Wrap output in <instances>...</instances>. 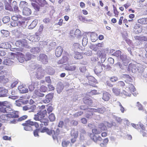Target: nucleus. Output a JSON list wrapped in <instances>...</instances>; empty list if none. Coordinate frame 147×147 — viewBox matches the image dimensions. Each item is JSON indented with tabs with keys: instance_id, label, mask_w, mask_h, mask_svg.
<instances>
[{
	"instance_id": "1",
	"label": "nucleus",
	"mask_w": 147,
	"mask_h": 147,
	"mask_svg": "<svg viewBox=\"0 0 147 147\" xmlns=\"http://www.w3.org/2000/svg\"><path fill=\"white\" fill-rule=\"evenodd\" d=\"M103 43H98L95 45H90V48L94 51L97 52L96 54L97 56L100 57L101 61H104L106 59V54L105 53V50L102 48Z\"/></svg>"
},
{
	"instance_id": "2",
	"label": "nucleus",
	"mask_w": 147,
	"mask_h": 147,
	"mask_svg": "<svg viewBox=\"0 0 147 147\" xmlns=\"http://www.w3.org/2000/svg\"><path fill=\"white\" fill-rule=\"evenodd\" d=\"M55 129H50L45 127L40 130L41 133L46 132L47 134L50 136H52L54 140L58 141V136L61 134L60 129L58 128H54Z\"/></svg>"
},
{
	"instance_id": "3",
	"label": "nucleus",
	"mask_w": 147,
	"mask_h": 147,
	"mask_svg": "<svg viewBox=\"0 0 147 147\" xmlns=\"http://www.w3.org/2000/svg\"><path fill=\"white\" fill-rule=\"evenodd\" d=\"M19 117L18 112L14 111L6 114H3L0 116V121L3 123H7L11 118H18Z\"/></svg>"
},
{
	"instance_id": "4",
	"label": "nucleus",
	"mask_w": 147,
	"mask_h": 147,
	"mask_svg": "<svg viewBox=\"0 0 147 147\" xmlns=\"http://www.w3.org/2000/svg\"><path fill=\"white\" fill-rule=\"evenodd\" d=\"M22 125L24 126V129L27 131H32L33 129L32 127V126H34L36 128L39 127V124L38 122L31 121L30 119L26 121Z\"/></svg>"
},
{
	"instance_id": "5",
	"label": "nucleus",
	"mask_w": 147,
	"mask_h": 147,
	"mask_svg": "<svg viewBox=\"0 0 147 147\" xmlns=\"http://www.w3.org/2000/svg\"><path fill=\"white\" fill-rule=\"evenodd\" d=\"M33 119L36 121H40V123H44L45 126L48 125V119L47 118H42L38 113L34 115Z\"/></svg>"
},
{
	"instance_id": "6",
	"label": "nucleus",
	"mask_w": 147,
	"mask_h": 147,
	"mask_svg": "<svg viewBox=\"0 0 147 147\" xmlns=\"http://www.w3.org/2000/svg\"><path fill=\"white\" fill-rule=\"evenodd\" d=\"M101 63L100 62H98L97 64L95 67L94 71L96 74H98L102 72L103 70L102 67H105L106 66L102 63L104 61H101Z\"/></svg>"
},
{
	"instance_id": "7",
	"label": "nucleus",
	"mask_w": 147,
	"mask_h": 147,
	"mask_svg": "<svg viewBox=\"0 0 147 147\" xmlns=\"http://www.w3.org/2000/svg\"><path fill=\"white\" fill-rule=\"evenodd\" d=\"M89 136L91 139L96 143H97L98 142H100L102 140V138L100 136H97L92 133H90Z\"/></svg>"
},
{
	"instance_id": "8",
	"label": "nucleus",
	"mask_w": 147,
	"mask_h": 147,
	"mask_svg": "<svg viewBox=\"0 0 147 147\" xmlns=\"http://www.w3.org/2000/svg\"><path fill=\"white\" fill-rule=\"evenodd\" d=\"M17 55L18 57V59L19 60V61L20 63H22L24 62V60L27 61L31 59V58L30 57L29 58H25L24 55L21 53H17Z\"/></svg>"
},
{
	"instance_id": "9",
	"label": "nucleus",
	"mask_w": 147,
	"mask_h": 147,
	"mask_svg": "<svg viewBox=\"0 0 147 147\" xmlns=\"http://www.w3.org/2000/svg\"><path fill=\"white\" fill-rule=\"evenodd\" d=\"M53 93H49L45 97V99L43 101V102L45 103H48L51 101L53 98Z\"/></svg>"
},
{
	"instance_id": "10",
	"label": "nucleus",
	"mask_w": 147,
	"mask_h": 147,
	"mask_svg": "<svg viewBox=\"0 0 147 147\" xmlns=\"http://www.w3.org/2000/svg\"><path fill=\"white\" fill-rule=\"evenodd\" d=\"M82 100L85 104L89 106L92 104V100L90 98L85 97L83 98Z\"/></svg>"
},
{
	"instance_id": "11",
	"label": "nucleus",
	"mask_w": 147,
	"mask_h": 147,
	"mask_svg": "<svg viewBox=\"0 0 147 147\" xmlns=\"http://www.w3.org/2000/svg\"><path fill=\"white\" fill-rule=\"evenodd\" d=\"M8 90L5 88L0 87V96L5 97L7 96Z\"/></svg>"
},
{
	"instance_id": "12",
	"label": "nucleus",
	"mask_w": 147,
	"mask_h": 147,
	"mask_svg": "<svg viewBox=\"0 0 147 147\" xmlns=\"http://www.w3.org/2000/svg\"><path fill=\"white\" fill-rule=\"evenodd\" d=\"M18 88L20 92L22 93H26L28 92V89L24 85H22L19 86Z\"/></svg>"
},
{
	"instance_id": "13",
	"label": "nucleus",
	"mask_w": 147,
	"mask_h": 147,
	"mask_svg": "<svg viewBox=\"0 0 147 147\" xmlns=\"http://www.w3.org/2000/svg\"><path fill=\"white\" fill-rule=\"evenodd\" d=\"M111 97V94L107 92H104L103 93L102 99L105 101L109 100Z\"/></svg>"
},
{
	"instance_id": "14",
	"label": "nucleus",
	"mask_w": 147,
	"mask_h": 147,
	"mask_svg": "<svg viewBox=\"0 0 147 147\" xmlns=\"http://www.w3.org/2000/svg\"><path fill=\"white\" fill-rule=\"evenodd\" d=\"M40 60L43 63L47 64L48 62V57L47 56L44 54H41L40 55Z\"/></svg>"
},
{
	"instance_id": "15",
	"label": "nucleus",
	"mask_w": 147,
	"mask_h": 147,
	"mask_svg": "<svg viewBox=\"0 0 147 147\" xmlns=\"http://www.w3.org/2000/svg\"><path fill=\"white\" fill-rule=\"evenodd\" d=\"M63 52V49L61 47L59 46L55 50V55L57 57H60Z\"/></svg>"
},
{
	"instance_id": "16",
	"label": "nucleus",
	"mask_w": 147,
	"mask_h": 147,
	"mask_svg": "<svg viewBox=\"0 0 147 147\" xmlns=\"http://www.w3.org/2000/svg\"><path fill=\"white\" fill-rule=\"evenodd\" d=\"M69 55L67 54L66 55L63 56L61 60L59 61V62L62 64L67 62L69 60Z\"/></svg>"
},
{
	"instance_id": "17",
	"label": "nucleus",
	"mask_w": 147,
	"mask_h": 147,
	"mask_svg": "<svg viewBox=\"0 0 147 147\" xmlns=\"http://www.w3.org/2000/svg\"><path fill=\"white\" fill-rule=\"evenodd\" d=\"M12 5L13 7L14 11L16 13H18L20 11L19 9L17 3L15 1H13L12 4Z\"/></svg>"
},
{
	"instance_id": "18",
	"label": "nucleus",
	"mask_w": 147,
	"mask_h": 147,
	"mask_svg": "<svg viewBox=\"0 0 147 147\" xmlns=\"http://www.w3.org/2000/svg\"><path fill=\"white\" fill-rule=\"evenodd\" d=\"M4 73L3 71H0V83L2 82H5V81L8 80L5 76L3 75Z\"/></svg>"
},
{
	"instance_id": "19",
	"label": "nucleus",
	"mask_w": 147,
	"mask_h": 147,
	"mask_svg": "<svg viewBox=\"0 0 147 147\" xmlns=\"http://www.w3.org/2000/svg\"><path fill=\"white\" fill-rule=\"evenodd\" d=\"M31 13L30 9L27 7H24L23 10V13L24 15L28 16L30 15Z\"/></svg>"
},
{
	"instance_id": "20",
	"label": "nucleus",
	"mask_w": 147,
	"mask_h": 147,
	"mask_svg": "<svg viewBox=\"0 0 147 147\" xmlns=\"http://www.w3.org/2000/svg\"><path fill=\"white\" fill-rule=\"evenodd\" d=\"M76 68L75 65H66L65 67V69L67 71H74L76 69Z\"/></svg>"
},
{
	"instance_id": "21",
	"label": "nucleus",
	"mask_w": 147,
	"mask_h": 147,
	"mask_svg": "<svg viewBox=\"0 0 147 147\" xmlns=\"http://www.w3.org/2000/svg\"><path fill=\"white\" fill-rule=\"evenodd\" d=\"M31 41L33 42H38L40 39V38L38 35H34L30 36Z\"/></svg>"
},
{
	"instance_id": "22",
	"label": "nucleus",
	"mask_w": 147,
	"mask_h": 147,
	"mask_svg": "<svg viewBox=\"0 0 147 147\" xmlns=\"http://www.w3.org/2000/svg\"><path fill=\"white\" fill-rule=\"evenodd\" d=\"M98 128L101 132L102 131L107 130V129L106 126L103 123H100L98 124Z\"/></svg>"
},
{
	"instance_id": "23",
	"label": "nucleus",
	"mask_w": 147,
	"mask_h": 147,
	"mask_svg": "<svg viewBox=\"0 0 147 147\" xmlns=\"http://www.w3.org/2000/svg\"><path fill=\"white\" fill-rule=\"evenodd\" d=\"M9 108L1 107H0V112L2 113H9Z\"/></svg>"
},
{
	"instance_id": "24",
	"label": "nucleus",
	"mask_w": 147,
	"mask_h": 147,
	"mask_svg": "<svg viewBox=\"0 0 147 147\" xmlns=\"http://www.w3.org/2000/svg\"><path fill=\"white\" fill-rule=\"evenodd\" d=\"M112 91L114 94L116 96L119 95L121 94L120 89L116 87L113 88L112 89Z\"/></svg>"
},
{
	"instance_id": "25",
	"label": "nucleus",
	"mask_w": 147,
	"mask_h": 147,
	"mask_svg": "<svg viewBox=\"0 0 147 147\" xmlns=\"http://www.w3.org/2000/svg\"><path fill=\"white\" fill-rule=\"evenodd\" d=\"M37 23V20H33L31 23V24L29 26L28 28L30 29H33L36 26Z\"/></svg>"
},
{
	"instance_id": "26",
	"label": "nucleus",
	"mask_w": 147,
	"mask_h": 147,
	"mask_svg": "<svg viewBox=\"0 0 147 147\" xmlns=\"http://www.w3.org/2000/svg\"><path fill=\"white\" fill-rule=\"evenodd\" d=\"M124 76L126 77V79L125 80V82L129 84H131L130 83L132 82L133 81L131 77L127 74H125Z\"/></svg>"
},
{
	"instance_id": "27",
	"label": "nucleus",
	"mask_w": 147,
	"mask_h": 147,
	"mask_svg": "<svg viewBox=\"0 0 147 147\" xmlns=\"http://www.w3.org/2000/svg\"><path fill=\"white\" fill-rule=\"evenodd\" d=\"M90 38L92 42H95L97 40V35L95 33H92L91 34Z\"/></svg>"
},
{
	"instance_id": "28",
	"label": "nucleus",
	"mask_w": 147,
	"mask_h": 147,
	"mask_svg": "<svg viewBox=\"0 0 147 147\" xmlns=\"http://www.w3.org/2000/svg\"><path fill=\"white\" fill-rule=\"evenodd\" d=\"M42 118H45V115L47 114V112L46 109H42L38 112Z\"/></svg>"
},
{
	"instance_id": "29",
	"label": "nucleus",
	"mask_w": 147,
	"mask_h": 147,
	"mask_svg": "<svg viewBox=\"0 0 147 147\" xmlns=\"http://www.w3.org/2000/svg\"><path fill=\"white\" fill-rule=\"evenodd\" d=\"M125 88L128 89L129 91H130L131 93H132L133 92H134L135 90L134 86L132 84H129V86Z\"/></svg>"
},
{
	"instance_id": "30",
	"label": "nucleus",
	"mask_w": 147,
	"mask_h": 147,
	"mask_svg": "<svg viewBox=\"0 0 147 147\" xmlns=\"http://www.w3.org/2000/svg\"><path fill=\"white\" fill-rule=\"evenodd\" d=\"M12 20L13 21H18V20H22V17L20 15L13 16L11 17Z\"/></svg>"
},
{
	"instance_id": "31",
	"label": "nucleus",
	"mask_w": 147,
	"mask_h": 147,
	"mask_svg": "<svg viewBox=\"0 0 147 147\" xmlns=\"http://www.w3.org/2000/svg\"><path fill=\"white\" fill-rule=\"evenodd\" d=\"M74 57L76 59H80L83 58L82 54L78 52L75 53Z\"/></svg>"
},
{
	"instance_id": "32",
	"label": "nucleus",
	"mask_w": 147,
	"mask_h": 147,
	"mask_svg": "<svg viewBox=\"0 0 147 147\" xmlns=\"http://www.w3.org/2000/svg\"><path fill=\"white\" fill-rule=\"evenodd\" d=\"M71 136L74 138H76L78 136V132L74 130H72L71 132Z\"/></svg>"
},
{
	"instance_id": "33",
	"label": "nucleus",
	"mask_w": 147,
	"mask_h": 147,
	"mask_svg": "<svg viewBox=\"0 0 147 147\" xmlns=\"http://www.w3.org/2000/svg\"><path fill=\"white\" fill-rule=\"evenodd\" d=\"M1 32L2 34V36L4 37H7L8 36L9 34V31L6 30H2Z\"/></svg>"
},
{
	"instance_id": "34",
	"label": "nucleus",
	"mask_w": 147,
	"mask_h": 147,
	"mask_svg": "<svg viewBox=\"0 0 147 147\" xmlns=\"http://www.w3.org/2000/svg\"><path fill=\"white\" fill-rule=\"evenodd\" d=\"M30 51L33 54L37 53L39 51V49L38 47L32 48L31 49Z\"/></svg>"
},
{
	"instance_id": "35",
	"label": "nucleus",
	"mask_w": 147,
	"mask_h": 147,
	"mask_svg": "<svg viewBox=\"0 0 147 147\" xmlns=\"http://www.w3.org/2000/svg\"><path fill=\"white\" fill-rule=\"evenodd\" d=\"M106 111V109L104 107L98 108V113L101 114H103Z\"/></svg>"
},
{
	"instance_id": "36",
	"label": "nucleus",
	"mask_w": 147,
	"mask_h": 147,
	"mask_svg": "<svg viewBox=\"0 0 147 147\" xmlns=\"http://www.w3.org/2000/svg\"><path fill=\"white\" fill-rule=\"evenodd\" d=\"M123 94L126 96H130L131 95V94L132 93L127 88H125V90L123 91Z\"/></svg>"
},
{
	"instance_id": "37",
	"label": "nucleus",
	"mask_w": 147,
	"mask_h": 147,
	"mask_svg": "<svg viewBox=\"0 0 147 147\" xmlns=\"http://www.w3.org/2000/svg\"><path fill=\"white\" fill-rule=\"evenodd\" d=\"M113 13L114 14V16L115 17H117L118 16L119 12L117 11L116 7H115L114 5H113Z\"/></svg>"
},
{
	"instance_id": "38",
	"label": "nucleus",
	"mask_w": 147,
	"mask_h": 147,
	"mask_svg": "<svg viewBox=\"0 0 147 147\" xmlns=\"http://www.w3.org/2000/svg\"><path fill=\"white\" fill-rule=\"evenodd\" d=\"M39 2L40 5L41 7H43L47 3L45 0H40L38 1Z\"/></svg>"
},
{
	"instance_id": "39",
	"label": "nucleus",
	"mask_w": 147,
	"mask_h": 147,
	"mask_svg": "<svg viewBox=\"0 0 147 147\" xmlns=\"http://www.w3.org/2000/svg\"><path fill=\"white\" fill-rule=\"evenodd\" d=\"M138 23L141 24L142 25H146L145 24V21L144 18H140L138 20Z\"/></svg>"
},
{
	"instance_id": "40",
	"label": "nucleus",
	"mask_w": 147,
	"mask_h": 147,
	"mask_svg": "<svg viewBox=\"0 0 147 147\" xmlns=\"http://www.w3.org/2000/svg\"><path fill=\"white\" fill-rule=\"evenodd\" d=\"M92 132L93 134H99L100 133L101 131L98 130L96 128H94L92 129Z\"/></svg>"
},
{
	"instance_id": "41",
	"label": "nucleus",
	"mask_w": 147,
	"mask_h": 147,
	"mask_svg": "<svg viewBox=\"0 0 147 147\" xmlns=\"http://www.w3.org/2000/svg\"><path fill=\"white\" fill-rule=\"evenodd\" d=\"M40 91L43 92H46L48 90L47 88L44 85H42L41 86L40 89Z\"/></svg>"
},
{
	"instance_id": "42",
	"label": "nucleus",
	"mask_w": 147,
	"mask_h": 147,
	"mask_svg": "<svg viewBox=\"0 0 147 147\" xmlns=\"http://www.w3.org/2000/svg\"><path fill=\"white\" fill-rule=\"evenodd\" d=\"M135 66L134 64H133L132 63H130L128 67V69L129 70H131L133 71V69H135Z\"/></svg>"
},
{
	"instance_id": "43",
	"label": "nucleus",
	"mask_w": 147,
	"mask_h": 147,
	"mask_svg": "<svg viewBox=\"0 0 147 147\" xmlns=\"http://www.w3.org/2000/svg\"><path fill=\"white\" fill-rule=\"evenodd\" d=\"M29 112H34L36 109V107L35 105H32L30 106L29 105Z\"/></svg>"
},
{
	"instance_id": "44",
	"label": "nucleus",
	"mask_w": 147,
	"mask_h": 147,
	"mask_svg": "<svg viewBox=\"0 0 147 147\" xmlns=\"http://www.w3.org/2000/svg\"><path fill=\"white\" fill-rule=\"evenodd\" d=\"M18 23H19V26L23 27L25 25V21L22 18V20H20L18 21Z\"/></svg>"
},
{
	"instance_id": "45",
	"label": "nucleus",
	"mask_w": 147,
	"mask_h": 147,
	"mask_svg": "<svg viewBox=\"0 0 147 147\" xmlns=\"http://www.w3.org/2000/svg\"><path fill=\"white\" fill-rule=\"evenodd\" d=\"M117 85L121 88H123L125 86L124 82L122 81H119L117 83Z\"/></svg>"
},
{
	"instance_id": "46",
	"label": "nucleus",
	"mask_w": 147,
	"mask_h": 147,
	"mask_svg": "<svg viewBox=\"0 0 147 147\" xmlns=\"http://www.w3.org/2000/svg\"><path fill=\"white\" fill-rule=\"evenodd\" d=\"M49 118L50 121H55V116L54 115L53 113L50 114L49 115Z\"/></svg>"
},
{
	"instance_id": "47",
	"label": "nucleus",
	"mask_w": 147,
	"mask_h": 147,
	"mask_svg": "<svg viewBox=\"0 0 147 147\" xmlns=\"http://www.w3.org/2000/svg\"><path fill=\"white\" fill-rule=\"evenodd\" d=\"M121 51L119 50L116 51L114 53L113 55L114 56L118 57H120L121 55Z\"/></svg>"
},
{
	"instance_id": "48",
	"label": "nucleus",
	"mask_w": 147,
	"mask_h": 147,
	"mask_svg": "<svg viewBox=\"0 0 147 147\" xmlns=\"http://www.w3.org/2000/svg\"><path fill=\"white\" fill-rule=\"evenodd\" d=\"M28 117L27 115H24L18 118V121H21L26 119Z\"/></svg>"
},
{
	"instance_id": "49",
	"label": "nucleus",
	"mask_w": 147,
	"mask_h": 147,
	"mask_svg": "<svg viewBox=\"0 0 147 147\" xmlns=\"http://www.w3.org/2000/svg\"><path fill=\"white\" fill-rule=\"evenodd\" d=\"M40 129L38 128L34 130L33 131V134L34 136L35 137L39 136L38 133Z\"/></svg>"
},
{
	"instance_id": "50",
	"label": "nucleus",
	"mask_w": 147,
	"mask_h": 147,
	"mask_svg": "<svg viewBox=\"0 0 147 147\" xmlns=\"http://www.w3.org/2000/svg\"><path fill=\"white\" fill-rule=\"evenodd\" d=\"M10 20V18L8 16H5L2 19V21L3 22L6 23L8 22Z\"/></svg>"
},
{
	"instance_id": "51",
	"label": "nucleus",
	"mask_w": 147,
	"mask_h": 147,
	"mask_svg": "<svg viewBox=\"0 0 147 147\" xmlns=\"http://www.w3.org/2000/svg\"><path fill=\"white\" fill-rule=\"evenodd\" d=\"M119 57L123 61H125L127 59V56L126 55H121Z\"/></svg>"
},
{
	"instance_id": "52",
	"label": "nucleus",
	"mask_w": 147,
	"mask_h": 147,
	"mask_svg": "<svg viewBox=\"0 0 147 147\" xmlns=\"http://www.w3.org/2000/svg\"><path fill=\"white\" fill-rule=\"evenodd\" d=\"M69 141H63L62 142V145L63 147H66L69 144Z\"/></svg>"
},
{
	"instance_id": "53",
	"label": "nucleus",
	"mask_w": 147,
	"mask_h": 147,
	"mask_svg": "<svg viewBox=\"0 0 147 147\" xmlns=\"http://www.w3.org/2000/svg\"><path fill=\"white\" fill-rule=\"evenodd\" d=\"M70 123L71 126H76L78 124V123L77 121L73 120L71 121Z\"/></svg>"
},
{
	"instance_id": "54",
	"label": "nucleus",
	"mask_w": 147,
	"mask_h": 147,
	"mask_svg": "<svg viewBox=\"0 0 147 147\" xmlns=\"http://www.w3.org/2000/svg\"><path fill=\"white\" fill-rule=\"evenodd\" d=\"M137 106L138 107L139 110H142L143 109V107L142 105L138 102H137Z\"/></svg>"
},
{
	"instance_id": "55",
	"label": "nucleus",
	"mask_w": 147,
	"mask_h": 147,
	"mask_svg": "<svg viewBox=\"0 0 147 147\" xmlns=\"http://www.w3.org/2000/svg\"><path fill=\"white\" fill-rule=\"evenodd\" d=\"M110 80L111 82H114L117 81L118 80V78L117 77L115 76H113L111 77L110 78Z\"/></svg>"
},
{
	"instance_id": "56",
	"label": "nucleus",
	"mask_w": 147,
	"mask_h": 147,
	"mask_svg": "<svg viewBox=\"0 0 147 147\" xmlns=\"http://www.w3.org/2000/svg\"><path fill=\"white\" fill-rule=\"evenodd\" d=\"M48 86L49 91H51L54 90L55 88L52 85L49 84L48 85Z\"/></svg>"
},
{
	"instance_id": "57",
	"label": "nucleus",
	"mask_w": 147,
	"mask_h": 147,
	"mask_svg": "<svg viewBox=\"0 0 147 147\" xmlns=\"http://www.w3.org/2000/svg\"><path fill=\"white\" fill-rule=\"evenodd\" d=\"M17 21L12 20L11 22V25L12 26H16L18 25Z\"/></svg>"
},
{
	"instance_id": "58",
	"label": "nucleus",
	"mask_w": 147,
	"mask_h": 147,
	"mask_svg": "<svg viewBox=\"0 0 147 147\" xmlns=\"http://www.w3.org/2000/svg\"><path fill=\"white\" fill-rule=\"evenodd\" d=\"M89 83L90 85L94 87H97L96 85V84L97 83V82L96 81H93V83L91 82H89Z\"/></svg>"
},
{
	"instance_id": "59",
	"label": "nucleus",
	"mask_w": 147,
	"mask_h": 147,
	"mask_svg": "<svg viewBox=\"0 0 147 147\" xmlns=\"http://www.w3.org/2000/svg\"><path fill=\"white\" fill-rule=\"evenodd\" d=\"M135 39L136 40L143 41V36H136L135 37Z\"/></svg>"
},
{
	"instance_id": "60",
	"label": "nucleus",
	"mask_w": 147,
	"mask_h": 147,
	"mask_svg": "<svg viewBox=\"0 0 147 147\" xmlns=\"http://www.w3.org/2000/svg\"><path fill=\"white\" fill-rule=\"evenodd\" d=\"M44 25H43L42 24L40 25L39 28L38 29V31L39 32H42L43 31L44 29Z\"/></svg>"
},
{
	"instance_id": "61",
	"label": "nucleus",
	"mask_w": 147,
	"mask_h": 147,
	"mask_svg": "<svg viewBox=\"0 0 147 147\" xmlns=\"http://www.w3.org/2000/svg\"><path fill=\"white\" fill-rule=\"evenodd\" d=\"M32 4L33 6L35 8V9L38 10H39V6L36 4L35 3H32Z\"/></svg>"
},
{
	"instance_id": "62",
	"label": "nucleus",
	"mask_w": 147,
	"mask_h": 147,
	"mask_svg": "<svg viewBox=\"0 0 147 147\" xmlns=\"http://www.w3.org/2000/svg\"><path fill=\"white\" fill-rule=\"evenodd\" d=\"M20 4L22 6V7H23V6L24 7L27 5L28 3L25 1H22L20 2Z\"/></svg>"
},
{
	"instance_id": "63",
	"label": "nucleus",
	"mask_w": 147,
	"mask_h": 147,
	"mask_svg": "<svg viewBox=\"0 0 147 147\" xmlns=\"http://www.w3.org/2000/svg\"><path fill=\"white\" fill-rule=\"evenodd\" d=\"M81 122L84 124H86L87 123V119L85 118H83L81 119Z\"/></svg>"
},
{
	"instance_id": "64",
	"label": "nucleus",
	"mask_w": 147,
	"mask_h": 147,
	"mask_svg": "<svg viewBox=\"0 0 147 147\" xmlns=\"http://www.w3.org/2000/svg\"><path fill=\"white\" fill-rule=\"evenodd\" d=\"M45 80L48 83H50L51 82V80L50 76L46 77L45 78Z\"/></svg>"
}]
</instances>
